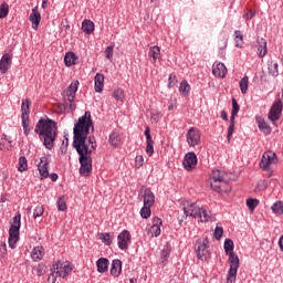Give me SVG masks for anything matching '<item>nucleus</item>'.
Listing matches in <instances>:
<instances>
[{"instance_id": "nucleus-4", "label": "nucleus", "mask_w": 283, "mask_h": 283, "mask_svg": "<svg viewBox=\"0 0 283 283\" xmlns=\"http://www.w3.org/2000/svg\"><path fill=\"white\" fill-rule=\"evenodd\" d=\"M209 238L202 237L196 241L195 251L197 253L198 260L201 262H207L211 258Z\"/></svg>"}, {"instance_id": "nucleus-45", "label": "nucleus", "mask_w": 283, "mask_h": 283, "mask_svg": "<svg viewBox=\"0 0 283 283\" xmlns=\"http://www.w3.org/2000/svg\"><path fill=\"white\" fill-rule=\"evenodd\" d=\"M113 98H116L117 101H119L120 103H123V99L125 98V91H123V88H116L113 92Z\"/></svg>"}, {"instance_id": "nucleus-54", "label": "nucleus", "mask_w": 283, "mask_h": 283, "mask_svg": "<svg viewBox=\"0 0 283 283\" xmlns=\"http://www.w3.org/2000/svg\"><path fill=\"white\" fill-rule=\"evenodd\" d=\"M65 107H69L71 112H74L76 109V104L74 103V98H64Z\"/></svg>"}, {"instance_id": "nucleus-19", "label": "nucleus", "mask_w": 283, "mask_h": 283, "mask_svg": "<svg viewBox=\"0 0 283 283\" xmlns=\"http://www.w3.org/2000/svg\"><path fill=\"white\" fill-rule=\"evenodd\" d=\"M29 21H31L33 30H39V23H41V13L39 12V7H34L32 9Z\"/></svg>"}, {"instance_id": "nucleus-40", "label": "nucleus", "mask_w": 283, "mask_h": 283, "mask_svg": "<svg viewBox=\"0 0 283 283\" xmlns=\"http://www.w3.org/2000/svg\"><path fill=\"white\" fill-rule=\"evenodd\" d=\"M139 213L144 220H149V218H151V206L144 205V207L140 209Z\"/></svg>"}, {"instance_id": "nucleus-6", "label": "nucleus", "mask_w": 283, "mask_h": 283, "mask_svg": "<svg viewBox=\"0 0 283 283\" xmlns=\"http://www.w3.org/2000/svg\"><path fill=\"white\" fill-rule=\"evenodd\" d=\"M230 269L227 274V283H235V277H238V270L240 269V258L238 254H228Z\"/></svg>"}, {"instance_id": "nucleus-36", "label": "nucleus", "mask_w": 283, "mask_h": 283, "mask_svg": "<svg viewBox=\"0 0 283 283\" xmlns=\"http://www.w3.org/2000/svg\"><path fill=\"white\" fill-rule=\"evenodd\" d=\"M99 240H102L103 244L106 247H111V244L114 242V237L109 232H104L99 234Z\"/></svg>"}, {"instance_id": "nucleus-25", "label": "nucleus", "mask_w": 283, "mask_h": 283, "mask_svg": "<svg viewBox=\"0 0 283 283\" xmlns=\"http://www.w3.org/2000/svg\"><path fill=\"white\" fill-rule=\"evenodd\" d=\"M43 255H45V249L43 247L38 245L31 251V259L33 262H41L43 260Z\"/></svg>"}, {"instance_id": "nucleus-23", "label": "nucleus", "mask_w": 283, "mask_h": 283, "mask_svg": "<svg viewBox=\"0 0 283 283\" xmlns=\"http://www.w3.org/2000/svg\"><path fill=\"white\" fill-rule=\"evenodd\" d=\"M144 205L146 207H154V202H156V196L151 192L150 188H146L144 190Z\"/></svg>"}, {"instance_id": "nucleus-17", "label": "nucleus", "mask_w": 283, "mask_h": 283, "mask_svg": "<svg viewBox=\"0 0 283 283\" xmlns=\"http://www.w3.org/2000/svg\"><path fill=\"white\" fill-rule=\"evenodd\" d=\"M78 80L72 81L69 87L64 91V98H76V92H78Z\"/></svg>"}, {"instance_id": "nucleus-16", "label": "nucleus", "mask_w": 283, "mask_h": 283, "mask_svg": "<svg viewBox=\"0 0 283 283\" xmlns=\"http://www.w3.org/2000/svg\"><path fill=\"white\" fill-rule=\"evenodd\" d=\"M151 222L153 226L149 229V233L151 234V238H158L161 233L160 227H163V219L154 217Z\"/></svg>"}, {"instance_id": "nucleus-11", "label": "nucleus", "mask_w": 283, "mask_h": 283, "mask_svg": "<svg viewBox=\"0 0 283 283\" xmlns=\"http://www.w3.org/2000/svg\"><path fill=\"white\" fill-rule=\"evenodd\" d=\"M275 163H277V155L273 150H268L262 155L260 168L266 171L269 165H275Z\"/></svg>"}, {"instance_id": "nucleus-55", "label": "nucleus", "mask_w": 283, "mask_h": 283, "mask_svg": "<svg viewBox=\"0 0 283 283\" xmlns=\"http://www.w3.org/2000/svg\"><path fill=\"white\" fill-rule=\"evenodd\" d=\"M150 118L153 123H160V119L163 118V113L160 112L151 113Z\"/></svg>"}, {"instance_id": "nucleus-39", "label": "nucleus", "mask_w": 283, "mask_h": 283, "mask_svg": "<svg viewBox=\"0 0 283 283\" xmlns=\"http://www.w3.org/2000/svg\"><path fill=\"white\" fill-rule=\"evenodd\" d=\"M240 112V104H238V99L235 97H232V111L231 116L232 120H235V116H238V113Z\"/></svg>"}, {"instance_id": "nucleus-1", "label": "nucleus", "mask_w": 283, "mask_h": 283, "mask_svg": "<svg viewBox=\"0 0 283 283\" xmlns=\"http://www.w3.org/2000/svg\"><path fill=\"white\" fill-rule=\"evenodd\" d=\"M90 127L94 132V122L92 120V113L86 111L73 128V147L77 151L80 158L78 163L81 176H90L92 174V149L86 144L87 136H90Z\"/></svg>"}, {"instance_id": "nucleus-3", "label": "nucleus", "mask_w": 283, "mask_h": 283, "mask_svg": "<svg viewBox=\"0 0 283 283\" xmlns=\"http://www.w3.org/2000/svg\"><path fill=\"white\" fill-rule=\"evenodd\" d=\"M19 231H21V213L17 212V214L13 217V222L9 228L8 244L10 249H17V242L21 240Z\"/></svg>"}, {"instance_id": "nucleus-59", "label": "nucleus", "mask_w": 283, "mask_h": 283, "mask_svg": "<svg viewBox=\"0 0 283 283\" xmlns=\"http://www.w3.org/2000/svg\"><path fill=\"white\" fill-rule=\"evenodd\" d=\"M255 17V11L250 10L248 13L244 14V19H247V21H251V19H253Z\"/></svg>"}, {"instance_id": "nucleus-44", "label": "nucleus", "mask_w": 283, "mask_h": 283, "mask_svg": "<svg viewBox=\"0 0 283 283\" xmlns=\"http://www.w3.org/2000/svg\"><path fill=\"white\" fill-rule=\"evenodd\" d=\"M10 14V6L7 2H2L0 6V19H6Z\"/></svg>"}, {"instance_id": "nucleus-34", "label": "nucleus", "mask_w": 283, "mask_h": 283, "mask_svg": "<svg viewBox=\"0 0 283 283\" xmlns=\"http://www.w3.org/2000/svg\"><path fill=\"white\" fill-rule=\"evenodd\" d=\"M234 43L235 48L242 49V45H244V35L242 34V31L235 30L234 31Z\"/></svg>"}, {"instance_id": "nucleus-2", "label": "nucleus", "mask_w": 283, "mask_h": 283, "mask_svg": "<svg viewBox=\"0 0 283 283\" xmlns=\"http://www.w3.org/2000/svg\"><path fill=\"white\" fill-rule=\"evenodd\" d=\"M34 133L38 134L40 140H42L45 149H54V143L56 142V122L44 115L35 124Z\"/></svg>"}, {"instance_id": "nucleus-43", "label": "nucleus", "mask_w": 283, "mask_h": 283, "mask_svg": "<svg viewBox=\"0 0 283 283\" xmlns=\"http://www.w3.org/2000/svg\"><path fill=\"white\" fill-rule=\"evenodd\" d=\"M258 205H260V200L253 199V198L247 199V207H248L249 211H251V213H253V211H255V209L258 208Z\"/></svg>"}, {"instance_id": "nucleus-8", "label": "nucleus", "mask_w": 283, "mask_h": 283, "mask_svg": "<svg viewBox=\"0 0 283 283\" xmlns=\"http://www.w3.org/2000/svg\"><path fill=\"white\" fill-rule=\"evenodd\" d=\"M49 165L50 160L46 156L40 158V163L38 164L40 176H42L43 178H51L52 182H56L59 180V174L52 172L50 175Z\"/></svg>"}, {"instance_id": "nucleus-35", "label": "nucleus", "mask_w": 283, "mask_h": 283, "mask_svg": "<svg viewBox=\"0 0 283 283\" xmlns=\"http://www.w3.org/2000/svg\"><path fill=\"white\" fill-rule=\"evenodd\" d=\"M82 30L86 34H92L94 32V22L92 20H84L82 22Z\"/></svg>"}, {"instance_id": "nucleus-29", "label": "nucleus", "mask_w": 283, "mask_h": 283, "mask_svg": "<svg viewBox=\"0 0 283 283\" xmlns=\"http://www.w3.org/2000/svg\"><path fill=\"white\" fill-rule=\"evenodd\" d=\"M210 180H211V182H227L224 180V172H222L218 169H214V170L211 171Z\"/></svg>"}, {"instance_id": "nucleus-15", "label": "nucleus", "mask_w": 283, "mask_h": 283, "mask_svg": "<svg viewBox=\"0 0 283 283\" xmlns=\"http://www.w3.org/2000/svg\"><path fill=\"white\" fill-rule=\"evenodd\" d=\"M12 67V54L4 53L0 60V72L6 74Z\"/></svg>"}, {"instance_id": "nucleus-52", "label": "nucleus", "mask_w": 283, "mask_h": 283, "mask_svg": "<svg viewBox=\"0 0 283 283\" xmlns=\"http://www.w3.org/2000/svg\"><path fill=\"white\" fill-rule=\"evenodd\" d=\"M224 233V228L221 226H217L213 232L214 239L220 240Z\"/></svg>"}, {"instance_id": "nucleus-49", "label": "nucleus", "mask_w": 283, "mask_h": 283, "mask_svg": "<svg viewBox=\"0 0 283 283\" xmlns=\"http://www.w3.org/2000/svg\"><path fill=\"white\" fill-rule=\"evenodd\" d=\"M178 85V77L171 73L168 77V87H176Z\"/></svg>"}, {"instance_id": "nucleus-42", "label": "nucleus", "mask_w": 283, "mask_h": 283, "mask_svg": "<svg viewBox=\"0 0 283 283\" xmlns=\"http://www.w3.org/2000/svg\"><path fill=\"white\" fill-rule=\"evenodd\" d=\"M18 171L20 172L28 171V158H25V156H21L19 158Z\"/></svg>"}, {"instance_id": "nucleus-61", "label": "nucleus", "mask_w": 283, "mask_h": 283, "mask_svg": "<svg viewBox=\"0 0 283 283\" xmlns=\"http://www.w3.org/2000/svg\"><path fill=\"white\" fill-rule=\"evenodd\" d=\"M67 145H70V140L66 138V144L60 148L61 154H67Z\"/></svg>"}, {"instance_id": "nucleus-7", "label": "nucleus", "mask_w": 283, "mask_h": 283, "mask_svg": "<svg viewBox=\"0 0 283 283\" xmlns=\"http://www.w3.org/2000/svg\"><path fill=\"white\" fill-rule=\"evenodd\" d=\"M30 105H32L30 98H27L21 105V118L24 136H30L31 132L30 124H28L30 120Z\"/></svg>"}, {"instance_id": "nucleus-26", "label": "nucleus", "mask_w": 283, "mask_h": 283, "mask_svg": "<svg viewBox=\"0 0 283 283\" xmlns=\"http://www.w3.org/2000/svg\"><path fill=\"white\" fill-rule=\"evenodd\" d=\"M96 268H97V273H107V271L109 269V259L99 258L96 261Z\"/></svg>"}, {"instance_id": "nucleus-41", "label": "nucleus", "mask_w": 283, "mask_h": 283, "mask_svg": "<svg viewBox=\"0 0 283 283\" xmlns=\"http://www.w3.org/2000/svg\"><path fill=\"white\" fill-rule=\"evenodd\" d=\"M233 132H235V119L230 117V124L227 134L228 143H231V138H233Z\"/></svg>"}, {"instance_id": "nucleus-24", "label": "nucleus", "mask_w": 283, "mask_h": 283, "mask_svg": "<svg viewBox=\"0 0 283 283\" xmlns=\"http://www.w3.org/2000/svg\"><path fill=\"white\" fill-rule=\"evenodd\" d=\"M94 83H95V92L97 94H101V92H103V88L105 87V75H103L102 73H97L94 77Z\"/></svg>"}, {"instance_id": "nucleus-60", "label": "nucleus", "mask_w": 283, "mask_h": 283, "mask_svg": "<svg viewBox=\"0 0 283 283\" xmlns=\"http://www.w3.org/2000/svg\"><path fill=\"white\" fill-rule=\"evenodd\" d=\"M144 135L146 136V140L151 139V129L149 128V126H146Z\"/></svg>"}, {"instance_id": "nucleus-5", "label": "nucleus", "mask_w": 283, "mask_h": 283, "mask_svg": "<svg viewBox=\"0 0 283 283\" xmlns=\"http://www.w3.org/2000/svg\"><path fill=\"white\" fill-rule=\"evenodd\" d=\"M184 213L190 216V218L199 219L201 222H209L211 217L207 213V210L199 208L196 203H190L187 207H184Z\"/></svg>"}, {"instance_id": "nucleus-63", "label": "nucleus", "mask_w": 283, "mask_h": 283, "mask_svg": "<svg viewBox=\"0 0 283 283\" xmlns=\"http://www.w3.org/2000/svg\"><path fill=\"white\" fill-rule=\"evenodd\" d=\"M220 116L222 120H229V115H227V111H221Z\"/></svg>"}, {"instance_id": "nucleus-27", "label": "nucleus", "mask_w": 283, "mask_h": 283, "mask_svg": "<svg viewBox=\"0 0 283 283\" xmlns=\"http://www.w3.org/2000/svg\"><path fill=\"white\" fill-rule=\"evenodd\" d=\"M120 133L118 130H113L109 134L108 143L112 145V147H118L120 145Z\"/></svg>"}, {"instance_id": "nucleus-20", "label": "nucleus", "mask_w": 283, "mask_h": 283, "mask_svg": "<svg viewBox=\"0 0 283 283\" xmlns=\"http://www.w3.org/2000/svg\"><path fill=\"white\" fill-rule=\"evenodd\" d=\"M255 119H256V124H258L260 132L265 134V136H269V134H271V132H272L271 126H269V124L262 117V115H256Z\"/></svg>"}, {"instance_id": "nucleus-31", "label": "nucleus", "mask_w": 283, "mask_h": 283, "mask_svg": "<svg viewBox=\"0 0 283 283\" xmlns=\"http://www.w3.org/2000/svg\"><path fill=\"white\" fill-rule=\"evenodd\" d=\"M148 56L153 59V62L156 63V61H159L160 59V46L155 45L149 49Z\"/></svg>"}, {"instance_id": "nucleus-58", "label": "nucleus", "mask_w": 283, "mask_h": 283, "mask_svg": "<svg viewBox=\"0 0 283 283\" xmlns=\"http://www.w3.org/2000/svg\"><path fill=\"white\" fill-rule=\"evenodd\" d=\"M0 149L3 150V149H7V151H10V149H12V145L10 144H6V142H0Z\"/></svg>"}, {"instance_id": "nucleus-48", "label": "nucleus", "mask_w": 283, "mask_h": 283, "mask_svg": "<svg viewBox=\"0 0 283 283\" xmlns=\"http://www.w3.org/2000/svg\"><path fill=\"white\" fill-rule=\"evenodd\" d=\"M105 59H107L108 61H112V59H114V44H111L105 49Z\"/></svg>"}, {"instance_id": "nucleus-64", "label": "nucleus", "mask_w": 283, "mask_h": 283, "mask_svg": "<svg viewBox=\"0 0 283 283\" xmlns=\"http://www.w3.org/2000/svg\"><path fill=\"white\" fill-rule=\"evenodd\" d=\"M280 251L283 253V234L279 239Z\"/></svg>"}, {"instance_id": "nucleus-57", "label": "nucleus", "mask_w": 283, "mask_h": 283, "mask_svg": "<svg viewBox=\"0 0 283 283\" xmlns=\"http://www.w3.org/2000/svg\"><path fill=\"white\" fill-rule=\"evenodd\" d=\"M211 189H213L217 193H220V191H222V188L220 187V185H218V182H210Z\"/></svg>"}, {"instance_id": "nucleus-12", "label": "nucleus", "mask_w": 283, "mask_h": 283, "mask_svg": "<svg viewBox=\"0 0 283 283\" xmlns=\"http://www.w3.org/2000/svg\"><path fill=\"white\" fill-rule=\"evenodd\" d=\"M129 244H132V233L128 230H123L117 235V245L120 251H127L129 249Z\"/></svg>"}, {"instance_id": "nucleus-56", "label": "nucleus", "mask_w": 283, "mask_h": 283, "mask_svg": "<svg viewBox=\"0 0 283 283\" xmlns=\"http://www.w3.org/2000/svg\"><path fill=\"white\" fill-rule=\"evenodd\" d=\"M56 277H59V274H56V271H53L50 273L48 277V282L56 283Z\"/></svg>"}, {"instance_id": "nucleus-9", "label": "nucleus", "mask_w": 283, "mask_h": 283, "mask_svg": "<svg viewBox=\"0 0 283 283\" xmlns=\"http://www.w3.org/2000/svg\"><path fill=\"white\" fill-rule=\"evenodd\" d=\"M282 112H283V103L282 99H276L269 113H268V118L270 122H272V125H276L277 120H280V118H282Z\"/></svg>"}, {"instance_id": "nucleus-21", "label": "nucleus", "mask_w": 283, "mask_h": 283, "mask_svg": "<svg viewBox=\"0 0 283 283\" xmlns=\"http://www.w3.org/2000/svg\"><path fill=\"white\" fill-rule=\"evenodd\" d=\"M123 273V261L114 259L111 265V275L118 277Z\"/></svg>"}, {"instance_id": "nucleus-50", "label": "nucleus", "mask_w": 283, "mask_h": 283, "mask_svg": "<svg viewBox=\"0 0 283 283\" xmlns=\"http://www.w3.org/2000/svg\"><path fill=\"white\" fill-rule=\"evenodd\" d=\"M86 144L88 145L91 151H94V149H96V138L94 136H86Z\"/></svg>"}, {"instance_id": "nucleus-51", "label": "nucleus", "mask_w": 283, "mask_h": 283, "mask_svg": "<svg viewBox=\"0 0 283 283\" xmlns=\"http://www.w3.org/2000/svg\"><path fill=\"white\" fill-rule=\"evenodd\" d=\"M43 213H45V208H43V206L39 205L35 207V209L33 211V218H41V216H43Z\"/></svg>"}, {"instance_id": "nucleus-38", "label": "nucleus", "mask_w": 283, "mask_h": 283, "mask_svg": "<svg viewBox=\"0 0 283 283\" xmlns=\"http://www.w3.org/2000/svg\"><path fill=\"white\" fill-rule=\"evenodd\" d=\"M239 87H240L241 94H247V92L249 91V76L245 75L240 80Z\"/></svg>"}, {"instance_id": "nucleus-18", "label": "nucleus", "mask_w": 283, "mask_h": 283, "mask_svg": "<svg viewBox=\"0 0 283 283\" xmlns=\"http://www.w3.org/2000/svg\"><path fill=\"white\" fill-rule=\"evenodd\" d=\"M212 74L217 78H224V76H227V66L224 65V63L219 62L217 64H213Z\"/></svg>"}, {"instance_id": "nucleus-10", "label": "nucleus", "mask_w": 283, "mask_h": 283, "mask_svg": "<svg viewBox=\"0 0 283 283\" xmlns=\"http://www.w3.org/2000/svg\"><path fill=\"white\" fill-rule=\"evenodd\" d=\"M54 269L59 277H67L72 275V272L74 271V264H72V262L70 261H64V262L57 261L54 264Z\"/></svg>"}, {"instance_id": "nucleus-37", "label": "nucleus", "mask_w": 283, "mask_h": 283, "mask_svg": "<svg viewBox=\"0 0 283 283\" xmlns=\"http://www.w3.org/2000/svg\"><path fill=\"white\" fill-rule=\"evenodd\" d=\"M272 212L275 216H283V201L279 200L271 206Z\"/></svg>"}, {"instance_id": "nucleus-13", "label": "nucleus", "mask_w": 283, "mask_h": 283, "mask_svg": "<svg viewBox=\"0 0 283 283\" xmlns=\"http://www.w3.org/2000/svg\"><path fill=\"white\" fill-rule=\"evenodd\" d=\"M182 166L186 169V171H193L196 167H198V156H196V153H188L185 155Z\"/></svg>"}, {"instance_id": "nucleus-46", "label": "nucleus", "mask_w": 283, "mask_h": 283, "mask_svg": "<svg viewBox=\"0 0 283 283\" xmlns=\"http://www.w3.org/2000/svg\"><path fill=\"white\" fill-rule=\"evenodd\" d=\"M146 154L154 156V139H146Z\"/></svg>"}, {"instance_id": "nucleus-22", "label": "nucleus", "mask_w": 283, "mask_h": 283, "mask_svg": "<svg viewBox=\"0 0 283 283\" xmlns=\"http://www.w3.org/2000/svg\"><path fill=\"white\" fill-rule=\"evenodd\" d=\"M256 50L259 52V59H264L269 54V49L266 48V40L264 38L256 39Z\"/></svg>"}, {"instance_id": "nucleus-47", "label": "nucleus", "mask_w": 283, "mask_h": 283, "mask_svg": "<svg viewBox=\"0 0 283 283\" xmlns=\"http://www.w3.org/2000/svg\"><path fill=\"white\" fill-rule=\"evenodd\" d=\"M169 255H171V249L166 248L161 251L160 259L164 264L169 260Z\"/></svg>"}, {"instance_id": "nucleus-32", "label": "nucleus", "mask_w": 283, "mask_h": 283, "mask_svg": "<svg viewBox=\"0 0 283 283\" xmlns=\"http://www.w3.org/2000/svg\"><path fill=\"white\" fill-rule=\"evenodd\" d=\"M189 92H191V85H189V82H187V80L181 81L179 85V93L181 96H189Z\"/></svg>"}, {"instance_id": "nucleus-53", "label": "nucleus", "mask_w": 283, "mask_h": 283, "mask_svg": "<svg viewBox=\"0 0 283 283\" xmlns=\"http://www.w3.org/2000/svg\"><path fill=\"white\" fill-rule=\"evenodd\" d=\"M57 211H67V205L65 203V200H63V197H60L57 202Z\"/></svg>"}, {"instance_id": "nucleus-62", "label": "nucleus", "mask_w": 283, "mask_h": 283, "mask_svg": "<svg viewBox=\"0 0 283 283\" xmlns=\"http://www.w3.org/2000/svg\"><path fill=\"white\" fill-rule=\"evenodd\" d=\"M44 273H45V270L43 269V266L39 265L36 268V275H38V277H41V275H44Z\"/></svg>"}, {"instance_id": "nucleus-28", "label": "nucleus", "mask_w": 283, "mask_h": 283, "mask_svg": "<svg viewBox=\"0 0 283 283\" xmlns=\"http://www.w3.org/2000/svg\"><path fill=\"white\" fill-rule=\"evenodd\" d=\"M78 61V56L74 52H67L64 56V63L66 67H72V65H76Z\"/></svg>"}, {"instance_id": "nucleus-33", "label": "nucleus", "mask_w": 283, "mask_h": 283, "mask_svg": "<svg viewBox=\"0 0 283 283\" xmlns=\"http://www.w3.org/2000/svg\"><path fill=\"white\" fill-rule=\"evenodd\" d=\"M223 249L226 251V255L235 254V252H233V249H235V244L233 243V240H231V239L224 240Z\"/></svg>"}, {"instance_id": "nucleus-30", "label": "nucleus", "mask_w": 283, "mask_h": 283, "mask_svg": "<svg viewBox=\"0 0 283 283\" xmlns=\"http://www.w3.org/2000/svg\"><path fill=\"white\" fill-rule=\"evenodd\" d=\"M279 67L280 65L277 64V62L271 61L268 64L269 74H271V76H274V78H277V76H280Z\"/></svg>"}, {"instance_id": "nucleus-14", "label": "nucleus", "mask_w": 283, "mask_h": 283, "mask_svg": "<svg viewBox=\"0 0 283 283\" xmlns=\"http://www.w3.org/2000/svg\"><path fill=\"white\" fill-rule=\"evenodd\" d=\"M187 143L190 147H196V145H200V130L196 127H190L187 135Z\"/></svg>"}]
</instances>
